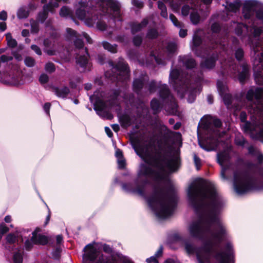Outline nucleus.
<instances>
[{
    "label": "nucleus",
    "mask_w": 263,
    "mask_h": 263,
    "mask_svg": "<svg viewBox=\"0 0 263 263\" xmlns=\"http://www.w3.org/2000/svg\"><path fill=\"white\" fill-rule=\"evenodd\" d=\"M190 202L199 215L198 220L191 223L188 228L193 237L202 239L204 246L196 249L190 240L183 241L186 252L196 254L199 263H234L233 250L229 242L221 250L216 251L221 241L229 238L227 228L220 219L219 211L224 202L215 185L199 179L191 184L187 190Z\"/></svg>",
    "instance_id": "obj_1"
},
{
    "label": "nucleus",
    "mask_w": 263,
    "mask_h": 263,
    "mask_svg": "<svg viewBox=\"0 0 263 263\" xmlns=\"http://www.w3.org/2000/svg\"><path fill=\"white\" fill-rule=\"evenodd\" d=\"M133 147L144 162L140 165L135 182L124 184L122 188L127 192L143 196L145 185L151 179L160 182V185L146 200L158 218H168L173 213L176 195L173 187L166 186L168 183L167 175L177 170L178 158L161 156L156 153L154 146L150 142L135 143Z\"/></svg>",
    "instance_id": "obj_2"
},
{
    "label": "nucleus",
    "mask_w": 263,
    "mask_h": 263,
    "mask_svg": "<svg viewBox=\"0 0 263 263\" xmlns=\"http://www.w3.org/2000/svg\"><path fill=\"white\" fill-rule=\"evenodd\" d=\"M246 99L249 105L250 122H246L247 114L241 111L240 115L243 131L254 139L263 142V88H256L255 91L249 90Z\"/></svg>",
    "instance_id": "obj_3"
},
{
    "label": "nucleus",
    "mask_w": 263,
    "mask_h": 263,
    "mask_svg": "<svg viewBox=\"0 0 263 263\" xmlns=\"http://www.w3.org/2000/svg\"><path fill=\"white\" fill-rule=\"evenodd\" d=\"M246 25L242 23L235 24V32L240 35L246 31L248 36V43L251 44V57L253 62V69L255 79L260 84H263V39H259L258 36L263 30L257 26V20L253 21L251 17Z\"/></svg>",
    "instance_id": "obj_4"
},
{
    "label": "nucleus",
    "mask_w": 263,
    "mask_h": 263,
    "mask_svg": "<svg viewBox=\"0 0 263 263\" xmlns=\"http://www.w3.org/2000/svg\"><path fill=\"white\" fill-rule=\"evenodd\" d=\"M101 254L96 243L87 245L84 248L83 263H134L128 256L114 252L108 245L103 247Z\"/></svg>",
    "instance_id": "obj_5"
},
{
    "label": "nucleus",
    "mask_w": 263,
    "mask_h": 263,
    "mask_svg": "<svg viewBox=\"0 0 263 263\" xmlns=\"http://www.w3.org/2000/svg\"><path fill=\"white\" fill-rule=\"evenodd\" d=\"M221 125V121L219 119L210 116H205L201 119L199 126L209 135L206 143L209 145L210 148L206 149L201 145L203 149L212 151L217 147L219 142L218 138L222 136V134H219L218 130V128Z\"/></svg>",
    "instance_id": "obj_6"
},
{
    "label": "nucleus",
    "mask_w": 263,
    "mask_h": 263,
    "mask_svg": "<svg viewBox=\"0 0 263 263\" xmlns=\"http://www.w3.org/2000/svg\"><path fill=\"white\" fill-rule=\"evenodd\" d=\"M233 186L238 194H242L254 187L253 182L250 177L245 173H234Z\"/></svg>",
    "instance_id": "obj_7"
},
{
    "label": "nucleus",
    "mask_w": 263,
    "mask_h": 263,
    "mask_svg": "<svg viewBox=\"0 0 263 263\" xmlns=\"http://www.w3.org/2000/svg\"><path fill=\"white\" fill-rule=\"evenodd\" d=\"M187 78L183 80V74L180 73L177 69L172 70L170 75V83L173 85L174 89L177 90L180 97H183V92L186 91L188 82Z\"/></svg>",
    "instance_id": "obj_8"
},
{
    "label": "nucleus",
    "mask_w": 263,
    "mask_h": 263,
    "mask_svg": "<svg viewBox=\"0 0 263 263\" xmlns=\"http://www.w3.org/2000/svg\"><path fill=\"white\" fill-rule=\"evenodd\" d=\"M232 150L230 147L217 155L218 163L221 166V177L223 179H227V175L230 171L229 160L231 157Z\"/></svg>",
    "instance_id": "obj_9"
},
{
    "label": "nucleus",
    "mask_w": 263,
    "mask_h": 263,
    "mask_svg": "<svg viewBox=\"0 0 263 263\" xmlns=\"http://www.w3.org/2000/svg\"><path fill=\"white\" fill-rule=\"evenodd\" d=\"M90 100L94 105V108L97 112V114L100 116L106 117L108 119H111L113 116L110 114H106L105 116L104 114L106 111V104L97 97V95L94 93L90 97Z\"/></svg>",
    "instance_id": "obj_10"
},
{
    "label": "nucleus",
    "mask_w": 263,
    "mask_h": 263,
    "mask_svg": "<svg viewBox=\"0 0 263 263\" xmlns=\"http://www.w3.org/2000/svg\"><path fill=\"white\" fill-rule=\"evenodd\" d=\"M113 69L117 72L116 77L118 81H125L128 79V68L123 59H120L116 66L113 67Z\"/></svg>",
    "instance_id": "obj_11"
},
{
    "label": "nucleus",
    "mask_w": 263,
    "mask_h": 263,
    "mask_svg": "<svg viewBox=\"0 0 263 263\" xmlns=\"http://www.w3.org/2000/svg\"><path fill=\"white\" fill-rule=\"evenodd\" d=\"M90 0H88L89 2ZM87 3V0H82L80 3L81 8L78 9L76 11V15L80 20H84L85 23L89 26H92L96 23L95 17L94 18H90L88 17V13L83 9Z\"/></svg>",
    "instance_id": "obj_12"
},
{
    "label": "nucleus",
    "mask_w": 263,
    "mask_h": 263,
    "mask_svg": "<svg viewBox=\"0 0 263 263\" xmlns=\"http://www.w3.org/2000/svg\"><path fill=\"white\" fill-rule=\"evenodd\" d=\"M61 0H51L50 2L43 7V12L39 14L37 20L43 22L47 17L48 12H53L54 8L59 7L58 3Z\"/></svg>",
    "instance_id": "obj_13"
},
{
    "label": "nucleus",
    "mask_w": 263,
    "mask_h": 263,
    "mask_svg": "<svg viewBox=\"0 0 263 263\" xmlns=\"http://www.w3.org/2000/svg\"><path fill=\"white\" fill-rule=\"evenodd\" d=\"M81 52L85 53L83 55H77L76 62L80 67L84 68V71L89 70L90 68V64L88 63V54L87 50L81 49Z\"/></svg>",
    "instance_id": "obj_14"
},
{
    "label": "nucleus",
    "mask_w": 263,
    "mask_h": 263,
    "mask_svg": "<svg viewBox=\"0 0 263 263\" xmlns=\"http://www.w3.org/2000/svg\"><path fill=\"white\" fill-rule=\"evenodd\" d=\"M217 85L219 93L223 97L224 104L228 106L232 101L231 95L227 93L228 90L227 86L219 81L217 82Z\"/></svg>",
    "instance_id": "obj_15"
},
{
    "label": "nucleus",
    "mask_w": 263,
    "mask_h": 263,
    "mask_svg": "<svg viewBox=\"0 0 263 263\" xmlns=\"http://www.w3.org/2000/svg\"><path fill=\"white\" fill-rule=\"evenodd\" d=\"M255 5V3L253 1H247L245 2L242 13L245 19H249L253 15Z\"/></svg>",
    "instance_id": "obj_16"
},
{
    "label": "nucleus",
    "mask_w": 263,
    "mask_h": 263,
    "mask_svg": "<svg viewBox=\"0 0 263 263\" xmlns=\"http://www.w3.org/2000/svg\"><path fill=\"white\" fill-rule=\"evenodd\" d=\"M159 93L160 97L164 99L170 100L173 103V108L175 109L177 107V105L175 102L173 97L170 94L169 90L166 85H161L159 84Z\"/></svg>",
    "instance_id": "obj_17"
},
{
    "label": "nucleus",
    "mask_w": 263,
    "mask_h": 263,
    "mask_svg": "<svg viewBox=\"0 0 263 263\" xmlns=\"http://www.w3.org/2000/svg\"><path fill=\"white\" fill-rule=\"evenodd\" d=\"M39 231L40 229H36L35 231L32 233V241L35 244L44 245L48 242V238L46 236L39 233Z\"/></svg>",
    "instance_id": "obj_18"
},
{
    "label": "nucleus",
    "mask_w": 263,
    "mask_h": 263,
    "mask_svg": "<svg viewBox=\"0 0 263 263\" xmlns=\"http://www.w3.org/2000/svg\"><path fill=\"white\" fill-rule=\"evenodd\" d=\"M165 2H169L170 6L175 12L179 11L181 5L185 2H192L194 3V0H164Z\"/></svg>",
    "instance_id": "obj_19"
},
{
    "label": "nucleus",
    "mask_w": 263,
    "mask_h": 263,
    "mask_svg": "<svg viewBox=\"0 0 263 263\" xmlns=\"http://www.w3.org/2000/svg\"><path fill=\"white\" fill-rule=\"evenodd\" d=\"M108 5L109 7H110L111 9L114 11V14L115 17H118L120 15V3L116 1V0H107Z\"/></svg>",
    "instance_id": "obj_20"
},
{
    "label": "nucleus",
    "mask_w": 263,
    "mask_h": 263,
    "mask_svg": "<svg viewBox=\"0 0 263 263\" xmlns=\"http://www.w3.org/2000/svg\"><path fill=\"white\" fill-rule=\"evenodd\" d=\"M241 5V3L240 0H235L232 3H228L226 8L229 11L236 12L239 9Z\"/></svg>",
    "instance_id": "obj_21"
},
{
    "label": "nucleus",
    "mask_w": 263,
    "mask_h": 263,
    "mask_svg": "<svg viewBox=\"0 0 263 263\" xmlns=\"http://www.w3.org/2000/svg\"><path fill=\"white\" fill-rule=\"evenodd\" d=\"M248 151L250 154L255 156L257 159L258 162L261 163L263 161V155L257 148H254L253 146H250L248 148Z\"/></svg>",
    "instance_id": "obj_22"
},
{
    "label": "nucleus",
    "mask_w": 263,
    "mask_h": 263,
    "mask_svg": "<svg viewBox=\"0 0 263 263\" xmlns=\"http://www.w3.org/2000/svg\"><path fill=\"white\" fill-rule=\"evenodd\" d=\"M242 71L238 74V79L241 83H243L248 76V68L247 65L241 66Z\"/></svg>",
    "instance_id": "obj_23"
},
{
    "label": "nucleus",
    "mask_w": 263,
    "mask_h": 263,
    "mask_svg": "<svg viewBox=\"0 0 263 263\" xmlns=\"http://www.w3.org/2000/svg\"><path fill=\"white\" fill-rule=\"evenodd\" d=\"M147 20L144 19L141 23H134L132 26V33H135L140 31L143 28L145 27L147 24Z\"/></svg>",
    "instance_id": "obj_24"
},
{
    "label": "nucleus",
    "mask_w": 263,
    "mask_h": 263,
    "mask_svg": "<svg viewBox=\"0 0 263 263\" xmlns=\"http://www.w3.org/2000/svg\"><path fill=\"white\" fill-rule=\"evenodd\" d=\"M200 91V88L199 87L197 88L187 90L186 93L188 94L187 101L189 103H192L195 100V98L197 93H198Z\"/></svg>",
    "instance_id": "obj_25"
},
{
    "label": "nucleus",
    "mask_w": 263,
    "mask_h": 263,
    "mask_svg": "<svg viewBox=\"0 0 263 263\" xmlns=\"http://www.w3.org/2000/svg\"><path fill=\"white\" fill-rule=\"evenodd\" d=\"M69 92V88L67 87L62 88H55L54 89V93L58 97L65 98L68 95Z\"/></svg>",
    "instance_id": "obj_26"
},
{
    "label": "nucleus",
    "mask_w": 263,
    "mask_h": 263,
    "mask_svg": "<svg viewBox=\"0 0 263 263\" xmlns=\"http://www.w3.org/2000/svg\"><path fill=\"white\" fill-rule=\"evenodd\" d=\"M147 79L146 77L143 78L142 79H136L134 81L133 87L135 91L138 92L140 89L143 87L144 81Z\"/></svg>",
    "instance_id": "obj_27"
},
{
    "label": "nucleus",
    "mask_w": 263,
    "mask_h": 263,
    "mask_svg": "<svg viewBox=\"0 0 263 263\" xmlns=\"http://www.w3.org/2000/svg\"><path fill=\"white\" fill-rule=\"evenodd\" d=\"M20 236V235L18 233H10L8 234L6 237L7 242L9 244H13L16 242H18V238Z\"/></svg>",
    "instance_id": "obj_28"
},
{
    "label": "nucleus",
    "mask_w": 263,
    "mask_h": 263,
    "mask_svg": "<svg viewBox=\"0 0 263 263\" xmlns=\"http://www.w3.org/2000/svg\"><path fill=\"white\" fill-rule=\"evenodd\" d=\"M190 20L193 24H197L200 21V16L196 8L192 9L190 14Z\"/></svg>",
    "instance_id": "obj_29"
},
{
    "label": "nucleus",
    "mask_w": 263,
    "mask_h": 263,
    "mask_svg": "<svg viewBox=\"0 0 263 263\" xmlns=\"http://www.w3.org/2000/svg\"><path fill=\"white\" fill-rule=\"evenodd\" d=\"M29 15V11L25 7L20 8L17 12V16L19 19L26 18Z\"/></svg>",
    "instance_id": "obj_30"
},
{
    "label": "nucleus",
    "mask_w": 263,
    "mask_h": 263,
    "mask_svg": "<svg viewBox=\"0 0 263 263\" xmlns=\"http://www.w3.org/2000/svg\"><path fill=\"white\" fill-rule=\"evenodd\" d=\"M162 254V248L160 247L156 253L155 256H152L146 259V262L147 263H158L157 257L161 256Z\"/></svg>",
    "instance_id": "obj_31"
},
{
    "label": "nucleus",
    "mask_w": 263,
    "mask_h": 263,
    "mask_svg": "<svg viewBox=\"0 0 263 263\" xmlns=\"http://www.w3.org/2000/svg\"><path fill=\"white\" fill-rule=\"evenodd\" d=\"M3 82L11 85H17L19 84V81L17 78L10 76H9V78H7L6 79H4Z\"/></svg>",
    "instance_id": "obj_32"
},
{
    "label": "nucleus",
    "mask_w": 263,
    "mask_h": 263,
    "mask_svg": "<svg viewBox=\"0 0 263 263\" xmlns=\"http://www.w3.org/2000/svg\"><path fill=\"white\" fill-rule=\"evenodd\" d=\"M23 251L22 250H18L14 253L13 261L14 263H22L23 261L22 257Z\"/></svg>",
    "instance_id": "obj_33"
},
{
    "label": "nucleus",
    "mask_w": 263,
    "mask_h": 263,
    "mask_svg": "<svg viewBox=\"0 0 263 263\" xmlns=\"http://www.w3.org/2000/svg\"><path fill=\"white\" fill-rule=\"evenodd\" d=\"M215 59L212 58L206 60L201 65L202 67L206 68H212L215 65Z\"/></svg>",
    "instance_id": "obj_34"
},
{
    "label": "nucleus",
    "mask_w": 263,
    "mask_h": 263,
    "mask_svg": "<svg viewBox=\"0 0 263 263\" xmlns=\"http://www.w3.org/2000/svg\"><path fill=\"white\" fill-rule=\"evenodd\" d=\"M158 7L161 10V15L165 18H167V12L166 6L165 5L160 1L158 2Z\"/></svg>",
    "instance_id": "obj_35"
},
{
    "label": "nucleus",
    "mask_w": 263,
    "mask_h": 263,
    "mask_svg": "<svg viewBox=\"0 0 263 263\" xmlns=\"http://www.w3.org/2000/svg\"><path fill=\"white\" fill-rule=\"evenodd\" d=\"M183 61L187 68H192L196 65L194 60L188 57H184Z\"/></svg>",
    "instance_id": "obj_36"
},
{
    "label": "nucleus",
    "mask_w": 263,
    "mask_h": 263,
    "mask_svg": "<svg viewBox=\"0 0 263 263\" xmlns=\"http://www.w3.org/2000/svg\"><path fill=\"white\" fill-rule=\"evenodd\" d=\"M104 48L108 51L115 53L117 52V46L115 45H111L109 43L104 42L102 43Z\"/></svg>",
    "instance_id": "obj_37"
},
{
    "label": "nucleus",
    "mask_w": 263,
    "mask_h": 263,
    "mask_svg": "<svg viewBox=\"0 0 263 263\" xmlns=\"http://www.w3.org/2000/svg\"><path fill=\"white\" fill-rule=\"evenodd\" d=\"M161 104L157 99H153L151 101V107L154 113H157L160 110Z\"/></svg>",
    "instance_id": "obj_38"
},
{
    "label": "nucleus",
    "mask_w": 263,
    "mask_h": 263,
    "mask_svg": "<svg viewBox=\"0 0 263 263\" xmlns=\"http://www.w3.org/2000/svg\"><path fill=\"white\" fill-rule=\"evenodd\" d=\"M6 36L7 44L9 46L11 47H14L16 46V41L12 37L11 34L10 33H7L6 34Z\"/></svg>",
    "instance_id": "obj_39"
},
{
    "label": "nucleus",
    "mask_w": 263,
    "mask_h": 263,
    "mask_svg": "<svg viewBox=\"0 0 263 263\" xmlns=\"http://www.w3.org/2000/svg\"><path fill=\"white\" fill-rule=\"evenodd\" d=\"M192 9H195L193 7L191 8L186 4L184 5L181 9V14L183 16H187L188 14L192 11Z\"/></svg>",
    "instance_id": "obj_40"
},
{
    "label": "nucleus",
    "mask_w": 263,
    "mask_h": 263,
    "mask_svg": "<svg viewBox=\"0 0 263 263\" xmlns=\"http://www.w3.org/2000/svg\"><path fill=\"white\" fill-rule=\"evenodd\" d=\"M177 49L176 45L173 43H168L166 47V51L168 55L174 53Z\"/></svg>",
    "instance_id": "obj_41"
},
{
    "label": "nucleus",
    "mask_w": 263,
    "mask_h": 263,
    "mask_svg": "<svg viewBox=\"0 0 263 263\" xmlns=\"http://www.w3.org/2000/svg\"><path fill=\"white\" fill-rule=\"evenodd\" d=\"M60 15L62 17H67L71 15V11L66 7H63L60 10Z\"/></svg>",
    "instance_id": "obj_42"
},
{
    "label": "nucleus",
    "mask_w": 263,
    "mask_h": 263,
    "mask_svg": "<svg viewBox=\"0 0 263 263\" xmlns=\"http://www.w3.org/2000/svg\"><path fill=\"white\" fill-rule=\"evenodd\" d=\"M201 43V39L197 35H194L193 39V46H192V50H194V48L198 47Z\"/></svg>",
    "instance_id": "obj_43"
},
{
    "label": "nucleus",
    "mask_w": 263,
    "mask_h": 263,
    "mask_svg": "<svg viewBox=\"0 0 263 263\" xmlns=\"http://www.w3.org/2000/svg\"><path fill=\"white\" fill-rule=\"evenodd\" d=\"M25 65L28 67H33L35 64V60L31 57H26L24 61Z\"/></svg>",
    "instance_id": "obj_44"
},
{
    "label": "nucleus",
    "mask_w": 263,
    "mask_h": 263,
    "mask_svg": "<svg viewBox=\"0 0 263 263\" xmlns=\"http://www.w3.org/2000/svg\"><path fill=\"white\" fill-rule=\"evenodd\" d=\"M170 18L173 23V24L177 27H181L182 26L181 23L179 22L176 16L173 14L170 15Z\"/></svg>",
    "instance_id": "obj_45"
},
{
    "label": "nucleus",
    "mask_w": 263,
    "mask_h": 263,
    "mask_svg": "<svg viewBox=\"0 0 263 263\" xmlns=\"http://www.w3.org/2000/svg\"><path fill=\"white\" fill-rule=\"evenodd\" d=\"M45 69L48 72H52L54 71L55 68L54 64L52 63H48L46 64Z\"/></svg>",
    "instance_id": "obj_46"
},
{
    "label": "nucleus",
    "mask_w": 263,
    "mask_h": 263,
    "mask_svg": "<svg viewBox=\"0 0 263 263\" xmlns=\"http://www.w3.org/2000/svg\"><path fill=\"white\" fill-rule=\"evenodd\" d=\"M31 32L33 33H36L39 30L38 23L35 21H31Z\"/></svg>",
    "instance_id": "obj_47"
},
{
    "label": "nucleus",
    "mask_w": 263,
    "mask_h": 263,
    "mask_svg": "<svg viewBox=\"0 0 263 263\" xmlns=\"http://www.w3.org/2000/svg\"><path fill=\"white\" fill-rule=\"evenodd\" d=\"M61 249L60 247H58L55 250H54L52 253V257L55 259H58L61 254Z\"/></svg>",
    "instance_id": "obj_48"
},
{
    "label": "nucleus",
    "mask_w": 263,
    "mask_h": 263,
    "mask_svg": "<svg viewBox=\"0 0 263 263\" xmlns=\"http://www.w3.org/2000/svg\"><path fill=\"white\" fill-rule=\"evenodd\" d=\"M158 35L157 31L155 29H151L148 31L147 36L149 39H154Z\"/></svg>",
    "instance_id": "obj_49"
},
{
    "label": "nucleus",
    "mask_w": 263,
    "mask_h": 263,
    "mask_svg": "<svg viewBox=\"0 0 263 263\" xmlns=\"http://www.w3.org/2000/svg\"><path fill=\"white\" fill-rule=\"evenodd\" d=\"M243 57V51L241 48L237 49L235 51V57L238 60H240Z\"/></svg>",
    "instance_id": "obj_50"
},
{
    "label": "nucleus",
    "mask_w": 263,
    "mask_h": 263,
    "mask_svg": "<svg viewBox=\"0 0 263 263\" xmlns=\"http://www.w3.org/2000/svg\"><path fill=\"white\" fill-rule=\"evenodd\" d=\"M194 160L196 169L199 170L201 165V160L196 155H194Z\"/></svg>",
    "instance_id": "obj_51"
},
{
    "label": "nucleus",
    "mask_w": 263,
    "mask_h": 263,
    "mask_svg": "<svg viewBox=\"0 0 263 263\" xmlns=\"http://www.w3.org/2000/svg\"><path fill=\"white\" fill-rule=\"evenodd\" d=\"M249 168L251 170H253L254 171H257L258 172V174L263 176V168L261 170H259L257 166L255 165H249Z\"/></svg>",
    "instance_id": "obj_52"
},
{
    "label": "nucleus",
    "mask_w": 263,
    "mask_h": 263,
    "mask_svg": "<svg viewBox=\"0 0 263 263\" xmlns=\"http://www.w3.org/2000/svg\"><path fill=\"white\" fill-rule=\"evenodd\" d=\"M49 78L47 74H42L39 79V81L41 84H46L48 81Z\"/></svg>",
    "instance_id": "obj_53"
},
{
    "label": "nucleus",
    "mask_w": 263,
    "mask_h": 263,
    "mask_svg": "<svg viewBox=\"0 0 263 263\" xmlns=\"http://www.w3.org/2000/svg\"><path fill=\"white\" fill-rule=\"evenodd\" d=\"M97 28L101 30H104L106 29V25L105 23L104 22L102 21H98L97 23Z\"/></svg>",
    "instance_id": "obj_54"
},
{
    "label": "nucleus",
    "mask_w": 263,
    "mask_h": 263,
    "mask_svg": "<svg viewBox=\"0 0 263 263\" xmlns=\"http://www.w3.org/2000/svg\"><path fill=\"white\" fill-rule=\"evenodd\" d=\"M142 42V37L141 36H136L134 37L133 42L135 45L139 46Z\"/></svg>",
    "instance_id": "obj_55"
},
{
    "label": "nucleus",
    "mask_w": 263,
    "mask_h": 263,
    "mask_svg": "<svg viewBox=\"0 0 263 263\" xmlns=\"http://www.w3.org/2000/svg\"><path fill=\"white\" fill-rule=\"evenodd\" d=\"M235 142L237 145H243L245 144L246 141L242 137H237L235 139Z\"/></svg>",
    "instance_id": "obj_56"
},
{
    "label": "nucleus",
    "mask_w": 263,
    "mask_h": 263,
    "mask_svg": "<svg viewBox=\"0 0 263 263\" xmlns=\"http://www.w3.org/2000/svg\"><path fill=\"white\" fill-rule=\"evenodd\" d=\"M118 167L120 168H123L124 167L125 165V161L123 157L117 159Z\"/></svg>",
    "instance_id": "obj_57"
},
{
    "label": "nucleus",
    "mask_w": 263,
    "mask_h": 263,
    "mask_svg": "<svg viewBox=\"0 0 263 263\" xmlns=\"http://www.w3.org/2000/svg\"><path fill=\"white\" fill-rule=\"evenodd\" d=\"M74 45L77 48L81 49L83 47V43L82 40L77 39L74 41Z\"/></svg>",
    "instance_id": "obj_58"
},
{
    "label": "nucleus",
    "mask_w": 263,
    "mask_h": 263,
    "mask_svg": "<svg viewBox=\"0 0 263 263\" xmlns=\"http://www.w3.org/2000/svg\"><path fill=\"white\" fill-rule=\"evenodd\" d=\"M34 243L32 239L31 240H27L25 242V247L26 250H29L32 247V244Z\"/></svg>",
    "instance_id": "obj_59"
},
{
    "label": "nucleus",
    "mask_w": 263,
    "mask_h": 263,
    "mask_svg": "<svg viewBox=\"0 0 263 263\" xmlns=\"http://www.w3.org/2000/svg\"><path fill=\"white\" fill-rule=\"evenodd\" d=\"M132 4L138 8H141L143 7V3L139 0H132Z\"/></svg>",
    "instance_id": "obj_60"
},
{
    "label": "nucleus",
    "mask_w": 263,
    "mask_h": 263,
    "mask_svg": "<svg viewBox=\"0 0 263 263\" xmlns=\"http://www.w3.org/2000/svg\"><path fill=\"white\" fill-rule=\"evenodd\" d=\"M31 48L37 54L41 55L42 51L38 46L35 45H32Z\"/></svg>",
    "instance_id": "obj_61"
},
{
    "label": "nucleus",
    "mask_w": 263,
    "mask_h": 263,
    "mask_svg": "<svg viewBox=\"0 0 263 263\" xmlns=\"http://www.w3.org/2000/svg\"><path fill=\"white\" fill-rule=\"evenodd\" d=\"M256 17L258 20H259L263 24V11H258L256 12Z\"/></svg>",
    "instance_id": "obj_62"
},
{
    "label": "nucleus",
    "mask_w": 263,
    "mask_h": 263,
    "mask_svg": "<svg viewBox=\"0 0 263 263\" xmlns=\"http://www.w3.org/2000/svg\"><path fill=\"white\" fill-rule=\"evenodd\" d=\"M157 86V84L155 82H152L149 86V91L150 92H153L155 90V88Z\"/></svg>",
    "instance_id": "obj_63"
},
{
    "label": "nucleus",
    "mask_w": 263,
    "mask_h": 263,
    "mask_svg": "<svg viewBox=\"0 0 263 263\" xmlns=\"http://www.w3.org/2000/svg\"><path fill=\"white\" fill-rule=\"evenodd\" d=\"M8 228L5 224H1L0 225V232L1 233H2V234L6 233L7 231H8Z\"/></svg>",
    "instance_id": "obj_64"
}]
</instances>
